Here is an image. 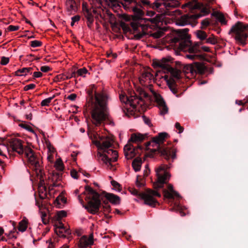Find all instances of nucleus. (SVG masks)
<instances>
[{
	"instance_id": "nucleus-43",
	"label": "nucleus",
	"mask_w": 248,
	"mask_h": 248,
	"mask_svg": "<svg viewBox=\"0 0 248 248\" xmlns=\"http://www.w3.org/2000/svg\"><path fill=\"white\" fill-rule=\"evenodd\" d=\"M186 58L191 59L195 60L200 58V56L199 55L195 54L194 53H191L190 54H187L186 56Z\"/></svg>"
},
{
	"instance_id": "nucleus-46",
	"label": "nucleus",
	"mask_w": 248,
	"mask_h": 248,
	"mask_svg": "<svg viewBox=\"0 0 248 248\" xmlns=\"http://www.w3.org/2000/svg\"><path fill=\"white\" fill-rule=\"evenodd\" d=\"M9 62V59L8 57H2L1 58L0 64L3 65H6Z\"/></svg>"
},
{
	"instance_id": "nucleus-44",
	"label": "nucleus",
	"mask_w": 248,
	"mask_h": 248,
	"mask_svg": "<svg viewBox=\"0 0 248 248\" xmlns=\"http://www.w3.org/2000/svg\"><path fill=\"white\" fill-rule=\"evenodd\" d=\"M85 16H86L88 21L90 23H92L93 22V16L91 14H90L89 12L87 10H86V14L85 15Z\"/></svg>"
},
{
	"instance_id": "nucleus-22",
	"label": "nucleus",
	"mask_w": 248,
	"mask_h": 248,
	"mask_svg": "<svg viewBox=\"0 0 248 248\" xmlns=\"http://www.w3.org/2000/svg\"><path fill=\"white\" fill-rule=\"evenodd\" d=\"M154 96L156 97L158 105V107L160 109V113L161 115H164L166 114L168 112V108L164 101L162 98H160L159 97H158L156 94Z\"/></svg>"
},
{
	"instance_id": "nucleus-49",
	"label": "nucleus",
	"mask_w": 248,
	"mask_h": 248,
	"mask_svg": "<svg viewBox=\"0 0 248 248\" xmlns=\"http://www.w3.org/2000/svg\"><path fill=\"white\" fill-rule=\"evenodd\" d=\"M47 154H53L55 152L54 148L50 144H47Z\"/></svg>"
},
{
	"instance_id": "nucleus-59",
	"label": "nucleus",
	"mask_w": 248,
	"mask_h": 248,
	"mask_svg": "<svg viewBox=\"0 0 248 248\" xmlns=\"http://www.w3.org/2000/svg\"><path fill=\"white\" fill-rule=\"evenodd\" d=\"M47 159L49 162L52 163L53 161V154H47Z\"/></svg>"
},
{
	"instance_id": "nucleus-48",
	"label": "nucleus",
	"mask_w": 248,
	"mask_h": 248,
	"mask_svg": "<svg viewBox=\"0 0 248 248\" xmlns=\"http://www.w3.org/2000/svg\"><path fill=\"white\" fill-rule=\"evenodd\" d=\"M19 27L18 26L10 25L7 28V31H17L19 29Z\"/></svg>"
},
{
	"instance_id": "nucleus-29",
	"label": "nucleus",
	"mask_w": 248,
	"mask_h": 248,
	"mask_svg": "<svg viewBox=\"0 0 248 248\" xmlns=\"http://www.w3.org/2000/svg\"><path fill=\"white\" fill-rule=\"evenodd\" d=\"M142 164V161L140 158H136L132 162V167L134 170L136 171H138L140 170L141 165Z\"/></svg>"
},
{
	"instance_id": "nucleus-37",
	"label": "nucleus",
	"mask_w": 248,
	"mask_h": 248,
	"mask_svg": "<svg viewBox=\"0 0 248 248\" xmlns=\"http://www.w3.org/2000/svg\"><path fill=\"white\" fill-rule=\"evenodd\" d=\"M53 98V96L48 97L47 98H46V99L42 100L41 102V106H48Z\"/></svg>"
},
{
	"instance_id": "nucleus-42",
	"label": "nucleus",
	"mask_w": 248,
	"mask_h": 248,
	"mask_svg": "<svg viewBox=\"0 0 248 248\" xmlns=\"http://www.w3.org/2000/svg\"><path fill=\"white\" fill-rule=\"evenodd\" d=\"M175 67H174L175 69H180V71L182 70L183 68L184 67L186 68V66L184 67V65L179 61L175 62Z\"/></svg>"
},
{
	"instance_id": "nucleus-1",
	"label": "nucleus",
	"mask_w": 248,
	"mask_h": 248,
	"mask_svg": "<svg viewBox=\"0 0 248 248\" xmlns=\"http://www.w3.org/2000/svg\"><path fill=\"white\" fill-rule=\"evenodd\" d=\"M108 96L104 92L95 93L94 98H91V121L96 126L109 119Z\"/></svg>"
},
{
	"instance_id": "nucleus-41",
	"label": "nucleus",
	"mask_w": 248,
	"mask_h": 248,
	"mask_svg": "<svg viewBox=\"0 0 248 248\" xmlns=\"http://www.w3.org/2000/svg\"><path fill=\"white\" fill-rule=\"evenodd\" d=\"M42 42L38 40H34L31 42V46L32 47H36L42 45Z\"/></svg>"
},
{
	"instance_id": "nucleus-5",
	"label": "nucleus",
	"mask_w": 248,
	"mask_h": 248,
	"mask_svg": "<svg viewBox=\"0 0 248 248\" xmlns=\"http://www.w3.org/2000/svg\"><path fill=\"white\" fill-rule=\"evenodd\" d=\"M122 4L124 8L128 11H132L135 14V18L133 20H138L139 19H143L141 18L144 15L142 8L144 6L152 7L150 4V1L148 0H124ZM146 23L148 25V28H150L149 22H154L155 19L154 18H145Z\"/></svg>"
},
{
	"instance_id": "nucleus-45",
	"label": "nucleus",
	"mask_w": 248,
	"mask_h": 248,
	"mask_svg": "<svg viewBox=\"0 0 248 248\" xmlns=\"http://www.w3.org/2000/svg\"><path fill=\"white\" fill-rule=\"evenodd\" d=\"M57 218L60 219L66 216V213L64 211H60L57 213Z\"/></svg>"
},
{
	"instance_id": "nucleus-2",
	"label": "nucleus",
	"mask_w": 248,
	"mask_h": 248,
	"mask_svg": "<svg viewBox=\"0 0 248 248\" xmlns=\"http://www.w3.org/2000/svg\"><path fill=\"white\" fill-rule=\"evenodd\" d=\"M172 60L170 56L163 58L161 60H154L153 62L152 65L155 68H161L164 71V73H169L171 77H169L167 75L160 76L159 78H163L166 81L170 90L174 94H176L177 93V85L175 83V80L180 78L181 74V71L178 69H175L171 67L169 63Z\"/></svg>"
},
{
	"instance_id": "nucleus-11",
	"label": "nucleus",
	"mask_w": 248,
	"mask_h": 248,
	"mask_svg": "<svg viewBox=\"0 0 248 248\" xmlns=\"http://www.w3.org/2000/svg\"><path fill=\"white\" fill-rule=\"evenodd\" d=\"M85 194L87 195L85 200L88 202V211L92 214H95L99 210L101 203L99 195L89 186L86 187Z\"/></svg>"
},
{
	"instance_id": "nucleus-21",
	"label": "nucleus",
	"mask_w": 248,
	"mask_h": 248,
	"mask_svg": "<svg viewBox=\"0 0 248 248\" xmlns=\"http://www.w3.org/2000/svg\"><path fill=\"white\" fill-rule=\"evenodd\" d=\"M93 243V235L90 234L89 236H82L79 241L78 246L81 248L87 247Z\"/></svg>"
},
{
	"instance_id": "nucleus-55",
	"label": "nucleus",
	"mask_w": 248,
	"mask_h": 248,
	"mask_svg": "<svg viewBox=\"0 0 248 248\" xmlns=\"http://www.w3.org/2000/svg\"><path fill=\"white\" fill-rule=\"evenodd\" d=\"M40 70L43 72H47L50 70V68L48 66H43L41 67Z\"/></svg>"
},
{
	"instance_id": "nucleus-26",
	"label": "nucleus",
	"mask_w": 248,
	"mask_h": 248,
	"mask_svg": "<svg viewBox=\"0 0 248 248\" xmlns=\"http://www.w3.org/2000/svg\"><path fill=\"white\" fill-rule=\"evenodd\" d=\"M106 198L112 203L118 204L120 203V198L119 196L112 193H107Z\"/></svg>"
},
{
	"instance_id": "nucleus-57",
	"label": "nucleus",
	"mask_w": 248,
	"mask_h": 248,
	"mask_svg": "<svg viewBox=\"0 0 248 248\" xmlns=\"http://www.w3.org/2000/svg\"><path fill=\"white\" fill-rule=\"evenodd\" d=\"M76 98H77V94L75 93H72L67 96V99H68L71 101L75 100Z\"/></svg>"
},
{
	"instance_id": "nucleus-20",
	"label": "nucleus",
	"mask_w": 248,
	"mask_h": 248,
	"mask_svg": "<svg viewBox=\"0 0 248 248\" xmlns=\"http://www.w3.org/2000/svg\"><path fill=\"white\" fill-rule=\"evenodd\" d=\"M124 151L126 158L130 159L136 155L138 149L134 148L131 144H127L124 147Z\"/></svg>"
},
{
	"instance_id": "nucleus-63",
	"label": "nucleus",
	"mask_w": 248,
	"mask_h": 248,
	"mask_svg": "<svg viewBox=\"0 0 248 248\" xmlns=\"http://www.w3.org/2000/svg\"><path fill=\"white\" fill-rule=\"evenodd\" d=\"M202 24L203 26L207 27L209 25V22L208 21V20H203L202 22Z\"/></svg>"
},
{
	"instance_id": "nucleus-52",
	"label": "nucleus",
	"mask_w": 248,
	"mask_h": 248,
	"mask_svg": "<svg viewBox=\"0 0 248 248\" xmlns=\"http://www.w3.org/2000/svg\"><path fill=\"white\" fill-rule=\"evenodd\" d=\"M175 128L179 130V133H182L184 131V128L180 125L179 123H176L175 124Z\"/></svg>"
},
{
	"instance_id": "nucleus-36",
	"label": "nucleus",
	"mask_w": 248,
	"mask_h": 248,
	"mask_svg": "<svg viewBox=\"0 0 248 248\" xmlns=\"http://www.w3.org/2000/svg\"><path fill=\"white\" fill-rule=\"evenodd\" d=\"M215 16H216V18L217 19L218 21H219L222 24H225L226 21L225 19V18L224 17V16L220 13L217 12L215 13Z\"/></svg>"
},
{
	"instance_id": "nucleus-53",
	"label": "nucleus",
	"mask_w": 248,
	"mask_h": 248,
	"mask_svg": "<svg viewBox=\"0 0 248 248\" xmlns=\"http://www.w3.org/2000/svg\"><path fill=\"white\" fill-rule=\"evenodd\" d=\"M35 85L34 84H30L28 85H26L24 87V90L25 91H28L29 90L33 89L35 88Z\"/></svg>"
},
{
	"instance_id": "nucleus-12",
	"label": "nucleus",
	"mask_w": 248,
	"mask_h": 248,
	"mask_svg": "<svg viewBox=\"0 0 248 248\" xmlns=\"http://www.w3.org/2000/svg\"><path fill=\"white\" fill-rule=\"evenodd\" d=\"M153 3L152 7L161 15H170V9L177 7L180 2L177 0H160Z\"/></svg>"
},
{
	"instance_id": "nucleus-16",
	"label": "nucleus",
	"mask_w": 248,
	"mask_h": 248,
	"mask_svg": "<svg viewBox=\"0 0 248 248\" xmlns=\"http://www.w3.org/2000/svg\"><path fill=\"white\" fill-rule=\"evenodd\" d=\"M186 7H188L191 10L198 9H201L200 14H196L194 16L195 18H198L202 16H205L208 14L210 12L208 8L206 7H203V5L196 0H193L192 1L188 2L182 5V8L184 9Z\"/></svg>"
},
{
	"instance_id": "nucleus-13",
	"label": "nucleus",
	"mask_w": 248,
	"mask_h": 248,
	"mask_svg": "<svg viewBox=\"0 0 248 248\" xmlns=\"http://www.w3.org/2000/svg\"><path fill=\"white\" fill-rule=\"evenodd\" d=\"M167 167L162 165L156 170V173L157 177V181L154 183V187L155 189L163 187V184L166 183L170 177V175L167 171Z\"/></svg>"
},
{
	"instance_id": "nucleus-28",
	"label": "nucleus",
	"mask_w": 248,
	"mask_h": 248,
	"mask_svg": "<svg viewBox=\"0 0 248 248\" xmlns=\"http://www.w3.org/2000/svg\"><path fill=\"white\" fill-rule=\"evenodd\" d=\"M28 220L24 217L22 220L19 222L18 225V231L21 232H25L28 227Z\"/></svg>"
},
{
	"instance_id": "nucleus-35",
	"label": "nucleus",
	"mask_w": 248,
	"mask_h": 248,
	"mask_svg": "<svg viewBox=\"0 0 248 248\" xmlns=\"http://www.w3.org/2000/svg\"><path fill=\"white\" fill-rule=\"evenodd\" d=\"M6 152H9L8 148L4 144L0 145V155L4 156L6 157L5 154Z\"/></svg>"
},
{
	"instance_id": "nucleus-64",
	"label": "nucleus",
	"mask_w": 248,
	"mask_h": 248,
	"mask_svg": "<svg viewBox=\"0 0 248 248\" xmlns=\"http://www.w3.org/2000/svg\"><path fill=\"white\" fill-rule=\"evenodd\" d=\"M15 231H16V230H15V228H13V230H12V231H10L8 233H5V235H6L8 237V238H9V237L11 236V234H12V233H14L15 232Z\"/></svg>"
},
{
	"instance_id": "nucleus-60",
	"label": "nucleus",
	"mask_w": 248,
	"mask_h": 248,
	"mask_svg": "<svg viewBox=\"0 0 248 248\" xmlns=\"http://www.w3.org/2000/svg\"><path fill=\"white\" fill-rule=\"evenodd\" d=\"M33 76L34 78H38L42 76V73L41 72H35L33 73Z\"/></svg>"
},
{
	"instance_id": "nucleus-34",
	"label": "nucleus",
	"mask_w": 248,
	"mask_h": 248,
	"mask_svg": "<svg viewBox=\"0 0 248 248\" xmlns=\"http://www.w3.org/2000/svg\"><path fill=\"white\" fill-rule=\"evenodd\" d=\"M195 34L198 38L200 39L201 40H203L207 38V34L205 32L199 30L195 32Z\"/></svg>"
},
{
	"instance_id": "nucleus-4",
	"label": "nucleus",
	"mask_w": 248,
	"mask_h": 248,
	"mask_svg": "<svg viewBox=\"0 0 248 248\" xmlns=\"http://www.w3.org/2000/svg\"><path fill=\"white\" fill-rule=\"evenodd\" d=\"M9 143L10 146L13 152H15L19 155H24L30 163L33 166L35 169L37 171H41L40 168L41 161L36 155L34 154L32 149L27 146H24L22 141L20 139H14L10 141Z\"/></svg>"
},
{
	"instance_id": "nucleus-33",
	"label": "nucleus",
	"mask_w": 248,
	"mask_h": 248,
	"mask_svg": "<svg viewBox=\"0 0 248 248\" xmlns=\"http://www.w3.org/2000/svg\"><path fill=\"white\" fill-rule=\"evenodd\" d=\"M54 167L59 171H62L64 169L63 164L61 158H58L55 162Z\"/></svg>"
},
{
	"instance_id": "nucleus-50",
	"label": "nucleus",
	"mask_w": 248,
	"mask_h": 248,
	"mask_svg": "<svg viewBox=\"0 0 248 248\" xmlns=\"http://www.w3.org/2000/svg\"><path fill=\"white\" fill-rule=\"evenodd\" d=\"M71 175L72 177L76 179H77L79 177L78 172L75 170H73L71 171Z\"/></svg>"
},
{
	"instance_id": "nucleus-32",
	"label": "nucleus",
	"mask_w": 248,
	"mask_h": 248,
	"mask_svg": "<svg viewBox=\"0 0 248 248\" xmlns=\"http://www.w3.org/2000/svg\"><path fill=\"white\" fill-rule=\"evenodd\" d=\"M31 68H23L16 71V75L17 76H22L27 75V73L31 72Z\"/></svg>"
},
{
	"instance_id": "nucleus-51",
	"label": "nucleus",
	"mask_w": 248,
	"mask_h": 248,
	"mask_svg": "<svg viewBox=\"0 0 248 248\" xmlns=\"http://www.w3.org/2000/svg\"><path fill=\"white\" fill-rule=\"evenodd\" d=\"M163 32L162 31H157L152 34L153 37L155 38H160L162 36Z\"/></svg>"
},
{
	"instance_id": "nucleus-25",
	"label": "nucleus",
	"mask_w": 248,
	"mask_h": 248,
	"mask_svg": "<svg viewBox=\"0 0 248 248\" xmlns=\"http://www.w3.org/2000/svg\"><path fill=\"white\" fill-rule=\"evenodd\" d=\"M190 23V17L187 15L182 16L176 21V25L184 26Z\"/></svg>"
},
{
	"instance_id": "nucleus-58",
	"label": "nucleus",
	"mask_w": 248,
	"mask_h": 248,
	"mask_svg": "<svg viewBox=\"0 0 248 248\" xmlns=\"http://www.w3.org/2000/svg\"><path fill=\"white\" fill-rule=\"evenodd\" d=\"M56 202H58L59 203H60V202H61L62 203H65L66 202V199L62 197H58L57 198L56 200Z\"/></svg>"
},
{
	"instance_id": "nucleus-6",
	"label": "nucleus",
	"mask_w": 248,
	"mask_h": 248,
	"mask_svg": "<svg viewBox=\"0 0 248 248\" xmlns=\"http://www.w3.org/2000/svg\"><path fill=\"white\" fill-rule=\"evenodd\" d=\"M145 19L133 20L130 23V26L124 22H121L120 25L124 32H130L134 35V38L139 39L147 33L148 29V24L146 23Z\"/></svg>"
},
{
	"instance_id": "nucleus-14",
	"label": "nucleus",
	"mask_w": 248,
	"mask_h": 248,
	"mask_svg": "<svg viewBox=\"0 0 248 248\" xmlns=\"http://www.w3.org/2000/svg\"><path fill=\"white\" fill-rule=\"evenodd\" d=\"M95 144L98 147V151L104 152L105 150L112 147L113 140L109 136L98 135V138L96 137Z\"/></svg>"
},
{
	"instance_id": "nucleus-54",
	"label": "nucleus",
	"mask_w": 248,
	"mask_h": 248,
	"mask_svg": "<svg viewBox=\"0 0 248 248\" xmlns=\"http://www.w3.org/2000/svg\"><path fill=\"white\" fill-rule=\"evenodd\" d=\"M79 16H76L72 17V22L71 23V25L72 26H74L75 23L76 22L78 21L79 20Z\"/></svg>"
},
{
	"instance_id": "nucleus-47",
	"label": "nucleus",
	"mask_w": 248,
	"mask_h": 248,
	"mask_svg": "<svg viewBox=\"0 0 248 248\" xmlns=\"http://www.w3.org/2000/svg\"><path fill=\"white\" fill-rule=\"evenodd\" d=\"M206 42L207 43L214 45L217 43V40L214 37H210L206 39Z\"/></svg>"
},
{
	"instance_id": "nucleus-24",
	"label": "nucleus",
	"mask_w": 248,
	"mask_h": 248,
	"mask_svg": "<svg viewBox=\"0 0 248 248\" xmlns=\"http://www.w3.org/2000/svg\"><path fill=\"white\" fill-rule=\"evenodd\" d=\"M49 181H51L52 182V184H50L49 186V189H52L51 187L58 186L59 184L56 183L57 181L60 180V175L57 172H53L50 176L49 177Z\"/></svg>"
},
{
	"instance_id": "nucleus-62",
	"label": "nucleus",
	"mask_w": 248,
	"mask_h": 248,
	"mask_svg": "<svg viewBox=\"0 0 248 248\" xmlns=\"http://www.w3.org/2000/svg\"><path fill=\"white\" fill-rule=\"evenodd\" d=\"M155 15V13L153 11H148L146 13V15L147 16L152 17Z\"/></svg>"
},
{
	"instance_id": "nucleus-8",
	"label": "nucleus",
	"mask_w": 248,
	"mask_h": 248,
	"mask_svg": "<svg viewBox=\"0 0 248 248\" xmlns=\"http://www.w3.org/2000/svg\"><path fill=\"white\" fill-rule=\"evenodd\" d=\"M167 136V134L166 133H161L157 136L154 137L152 140L148 143V145L159 150L161 155L164 156L165 159L168 160L170 157L174 159L176 157V154L174 149H162L160 147V145L163 143Z\"/></svg>"
},
{
	"instance_id": "nucleus-27",
	"label": "nucleus",
	"mask_w": 248,
	"mask_h": 248,
	"mask_svg": "<svg viewBox=\"0 0 248 248\" xmlns=\"http://www.w3.org/2000/svg\"><path fill=\"white\" fill-rule=\"evenodd\" d=\"M145 136L140 133H134L131 134L129 141L133 142L138 143L143 140Z\"/></svg>"
},
{
	"instance_id": "nucleus-18",
	"label": "nucleus",
	"mask_w": 248,
	"mask_h": 248,
	"mask_svg": "<svg viewBox=\"0 0 248 248\" xmlns=\"http://www.w3.org/2000/svg\"><path fill=\"white\" fill-rule=\"evenodd\" d=\"M186 69L192 74H202L204 72V66L201 63L195 62L186 65Z\"/></svg>"
},
{
	"instance_id": "nucleus-30",
	"label": "nucleus",
	"mask_w": 248,
	"mask_h": 248,
	"mask_svg": "<svg viewBox=\"0 0 248 248\" xmlns=\"http://www.w3.org/2000/svg\"><path fill=\"white\" fill-rule=\"evenodd\" d=\"M56 233L60 237H66L67 235H69L71 233L70 231L68 229H65V230L62 229H56Z\"/></svg>"
},
{
	"instance_id": "nucleus-9",
	"label": "nucleus",
	"mask_w": 248,
	"mask_h": 248,
	"mask_svg": "<svg viewBox=\"0 0 248 248\" xmlns=\"http://www.w3.org/2000/svg\"><path fill=\"white\" fill-rule=\"evenodd\" d=\"M229 34H232L235 40L239 44L245 45L248 36V24L237 22L232 27L229 31Z\"/></svg>"
},
{
	"instance_id": "nucleus-40",
	"label": "nucleus",
	"mask_w": 248,
	"mask_h": 248,
	"mask_svg": "<svg viewBox=\"0 0 248 248\" xmlns=\"http://www.w3.org/2000/svg\"><path fill=\"white\" fill-rule=\"evenodd\" d=\"M40 214H41V219H42L43 223L44 224H46L48 222V220L47 218V216H46V213H45L43 212H41Z\"/></svg>"
},
{
	"instance_id": "nucleus-31",
	"label": "nucleus",
	"mask_w": 248,
	"mask_h": 248,
	"mask_svg": "<svg viewBox=\"0 0 248 248\" xmlns=\"http://www.w3.org/2000/svg\"><path fill=\"white\" fill-rule=\"evenodd\" d=\"M66 4L68 11L70 12L76 11V3L73 0H67Z\"/></svg>"
},
{
	"instance_id": "nucleus-39",
	"label": "nucleus",
	"mask_w": 248,
	"mask_h": 248,
	"mask_svg": "<svg viewBox=\"0 0 248 248\" xmlns=\"http://www.w3.org/2000/svg\"><path fill=\"white\" fill-rule=\"evenodd\" d=\"M88 71L85 68H82L78 69L77 71V74L79 76L85 77V74H87Z\"/></svg>"
},
{
	"instance_id": "nucleus-61",
	"label": "nucleus",
	"mask_w": 248,
	"mask_h": 248,
	"mask_svg": "<svg viewBox=\"0 0 248 248\" xmlns=\"http://www.w3.org/2000/svg\"><path fill=\"white\" fill-rule=\"evenodd\" d=\"M111 184L116 189H118L120 186V185L116 181H112L111 182Z\"/></svg>"
},
{
	"instance_id": "nucleus-7",
	"label": "nucleus",
	"mask_w": 248,
	"mask_h": 248,
	"mask_svg": "<svg viewBox=\"0 0 248 248\" xmlns=\"http://www.w3.org/2000/svg\"><path fill=\"white\" fill-rule=\"evenodd\" d=\"M137 94L134 93V95L127 96L124 94L120 95L121 102L129 105L135 110H140V108L144 104V98H148V94L145 89L139 88L137 89Z\"/></svg>"
},
{
	"instance_id": "nucleus-3",
	"label": "nucleus",
	"mask_w": 248,
	"mask_h": 248,
	"mask_svg": "<svg viewBox=\"0 0 248 248\" xmlns=\"http://www.w3.org/2000/svg\"><path fill=\"white\" fill-rule=\"evenodd\" d=\"M188 31L187 29L178 31L177 36L170 39V45L183 51H188L190 53H197L199 51V44L196 43L192 45L188 35Z\"/></svg>"
},
{
	"instance_id": "nucleus-17",
	"label": "nucleus",
	"mask_w": 248,
	"mask_h": 248,
	"mask_svg": "<svg viewBox=\"0 0 248 248\" xmlns=\"http://www.w3.org/2000/svg\"><path fill=\"white\" fill-rule=\"evenodd\" d=\"M154 78L153 75L151 73V70L148 68L144 70L139 77V82L140 84L143 86H149V89L154 95H156V93L151 88V83Z\"/></svg>"
},
{
	"instance_id": "nucleus-15",
	"label": "nucleus",
	"mask_w": 248,
	"mask_h": 248,
	"mask_svg": "<svg viewBox=\"0 0 248 248\" xmlns=\"http://www.w3.org/2000/svg\"><path fill=\"white\" fill-rule=\"evenodd\" d=\"M98 155L100 159L107 165H110L111 162H115L118 158L117 152L111 148L105 150L104 152L98 151Z\"/></svg>"
},
{
	"instance_id": "nucleus-38",
	"label": "nucleus",
	"mask_w": 248,
	"mask_h": 248,
	"mask_svg": "<svg viewBox=\"0 0 248 248\" xmlns=\"http://www.w3.org/2000/svg\"><path fill=\"white\" fill-rule=\"evenodd\" d=\"M136 184L138 187H141L144 185V181L142 178L137 177Z\"/></svg>"
},
{
	"instance_id": "nucleus-56",
	"label": "nucleus",
	"mask_w": 248,
	"mask_h": 248,
	"mask_svg": "<svg viewBox=\"0 0 248 248\" xmlns=\"http://www.w3.org/2000/svg\"><path fill=\"white\" fill-rule=\"evenodd\" d=\"M143 119L144 123L146 124H147L148 125H149L150 126H152L151 121L148 118L144 116V117H143Z\"/></svg>"
},
{
	"instance_id": "nucleus-23",
	"label": "nucleus",
	"mask_w": 248,
	"mask_h": 248,
	"mask_svg": "<svg viewBox=\"0 0 248 248\" xmlns=\"http://www.w3.org/2000/svg\"><path fill=\"white\" fill-rule=\"evenodd\" d=\"M38 193L40 199H44L46 198L47 191L43 180H41L38 185Z\"/></svg>"
},
{
	"instance_id": "nucleus-10",
	"label": "nucleus",
	"mask_w": 248,
	"mask_h": 248,
	"mask_svg": "<svg viewBox=\"0 0 248 248\" xmlns=\"http://www.w3.org/2000/svg\"><path fill=\"white\" fill-rule=\"evenodd\" d=\"M129 191L132 195H138L140 198L144 200L145 204L151 207H155L157 204V202L155 197H161L160 193L156 191L149 189H146L144 192L141 193H139L137 189L133 188H130Z\"/></svg>"
},
{
	"instance_id": "nucleus-19",
	"label": "nucleus",
	"mask_w": 248,
	"mask_h": 248,
	"mask_svg": "<svg viewBox=\"0 0 248 248\" xmlns=\"http://www.w3.org/2000/svg\"><path fill=\"white\" fill-rule=\"evenodd\" d=\"M164 196L167 199H173L174 197H179V193L173 189V186L169 184L167 189L163 190Z\"/></svg>"
}]
</instances>
